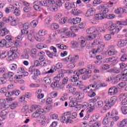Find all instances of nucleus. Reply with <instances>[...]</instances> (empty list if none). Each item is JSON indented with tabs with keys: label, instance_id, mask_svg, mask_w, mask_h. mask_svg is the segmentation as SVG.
<instances>
[{
	"label": "nucleus",
	"instance_id": "nucleus-57",
	"mask_svg": "<svg viewBox=\"0 0 127 127\" xmlns=\"http://www.w3.org/2000/svg\"><path fill=\"white\" fill-rule=\"evenodd\" d=\"M51 28L52 29H58L59 28V25L56 23H53L51 25Z\"/></svg>",
	"mask_w": 127,
	"mask_h": 127
},
{
	"label": "nucleus",
	"instance_id": "nucleus-32",
	"mask_svg": "<svg viewBox=\"0 0 127 127\" xmlns=\"http://www.w3.org/2000/svg\"><path fill=\"white\" fill-rule=\"evenodd\" d=\"M98 84H91L87 86L88 89H90V88H92V90L95 92L96 90H98V87H97Z\"/></svg>",
	"mask_w": 127,
	"mask_h": 127
},
{
	"label": "nucleus",
	"instance_id": "nucleus-18",
	"mask_svg": "<svg viewBox=\"0 0 127 127\" xmlns=\"http://www.w3.org/2000/svg\"><path fill=\"white\" fill-rule=\"evenodd\" d=\"M64 7L65 9H67V10H70V9H72V8H76L73 2H65V3L64 4Z\"/></svg>",
	"mask_w": 127,
	"mask_h": 127
},
{
	"label": "nucleus",
	"instance_id": "nucleus-40",
	"mask_svg": "<svg viewBox=\"0 0 127 127\" xmlns=\"http://www.w3.org/2000/svg\"><path fill=\"white\" fill-rule=\"evenodd\" d=\"M7 81V79L5 78V76L0 77V85H3L5 84Z\"/></svg>",
	"mask_w": 127,
	"mask_h": 127
},
{
	"label": "nucleus",
	"instance_id": "nucleus-55",
	"mask_svg": "<svg viewBox=\"0 0 127 127\" xmlns=\"http://www.w3.org/2000/svg\"><path fill=\"white\" fill-rule=\"evenodd\" d=\"M76 99L77 101H79L80 100H82L83 99V95L82 94H80V93H77L76 94Z\"/></svg>",
	"mask_w": 127,
	"mask_h": 127
},
{
	"label": "nucleus",
	"instance_id": "nucleus-34",
	"mask_svg": "<svg viewBox=\"0 0 127 127\" xmlns=\"http://www.w3.org/2000/svg\"><path fill=\"white\" fill-rule=\"evenodd\" d=\"M79 43L80 44L81 47L83 48L84 46H86V41L83 39V37L78 39Z\"/></svg>",
	"mask_w": 127,
	"mask_h": 127
},
{
	"label": "nucleus",
	"instance_id": "nucleus-52",
	"mask_svg": "<svg viewBox=\"0 0 127 127\" xmlns=\"http://www.w3.org/2000/svg\"><path fill=\"white\" fill-rule=\"evenodd\" d=\"M9 111L7 109L3 110L0 112L1 115L3 117H5L7 114H8Z\"/></svg>",
	"mask_w": 127,
	"mask_h": 127
},
{
	"label": "nucleus",
	"instance_id": "nucleus-9",
	"mask_svg": "<svg viewBox=\"0 0 127 127\" xmlns=\"http://www.w3.org/2000/svg\"><path fill=\"white\" fill-rule=\"evenodd\" d=\"M37 3L41 5L42 6H47L51 4H55V1L54 0H42L41 1H36Z\"/></svg>",
	"mask_w": 127,
	"mask_h": 127
},
{
	"label": "nucleus",
	"instance_id": "nucleus-44",
	"mask_svg": "<svg viewBox=\"0 0 127 127\" xmlns=\"http://www.w3.org/2000/svg\"><path fill=\"white\" fill-rule=\"evenodd\" d=\"M117 24L118 25H127V19L124 21H118Z\"/></svg>",
	"mask_w": 127,
	"mask_h": 127
},
{
	"label": "nucleus",
	"instance_id": "nucleus-33",
	"mask_svg": "<svg viewBox=\"0 0 127 127\" xmlns=\"http://www.w3.org/2000/svg\"><path fill=\"white\" fill-rule=\"evenodd\" d=\"M122 75L123 76H122L121 77V79H122V80L123 81H127V69H125L123 71V73L122 74Z\"/></svg>",
	"mask_w": 127,
	"mask_h": 127
},
{
	"label": "nucleus",
	"instance_id": "nucleus-14",
	"mask_svg": "<svg viewBox=\"0 0 127 127\" xmlns=\"http://www.w3.org/2000/svg\"><path fill=\"white\" fill-rule=\"evenodd\" d=\"M120 80H121V77L118 76H116L115 77L114 79H113V78H112V77L111 76H109L108 77L106 78V82H110L111 81H112V84H116L118 83V82H119Z\"/></svg>",
	"mask_w": 127,
	"mask_h": 127
},
{
	"label": "nucleus",
	"instance_id": "nucleus-8",
	"mask_svg": "<svg viewBox=\"0 0 127 127\" xmlns=\"http://www.w3.org/2000/svg\"><path fill=\"white\" fill-rule=\"evenodd\" d=\"M60 31L61 33H64V35H65L63 36V38H67L68 37H75V36H76V34H75V33L68 31V28H62L60 30Z\"/></svg>",
	"mask_w": 127,
	"mask_h": 127
},
{
	"label": "nucleus",
	"instance_id": "nucleus-11",
	"mask_svg": "<svg viewBox=\"0 0 127 127\" xmlns=\"http://www.w3.org/2000/svg\"><path fill=\"white\" fill-rule=\"evenodd\" d=\"M105 63H109L111 65V66H116L117 64H118V63L119 62V61L118 60L116 59V57H112L106 59L105 60Z\"/></svg>",
	"mask_w": 127,
	"mask_h": 127
},
{
	"label": "nucleus",
	"instance_id": "nucleus-25",
	"mask_svg": "<svg viewBox=\"0 0 127 127\" xmlns=\"http://www.w3.org/2000/svg\"><path fill=\"white\" fill-rule=\"evenodd\" d=\"M34 75L32 76L33 80H36L37 77L40 75V70L38 69H35L34 72Z\"/></svg>",
	"mask_w": 127,
	"mask_h": 127
},
{
	"label": "nucleus",
	"instance_id": "nucleus-10",
	"mask_svg": "<svg viewBox=\"0 0 127 127\" xmlns=\"http://www.w3.org/2000/svg\"><path fill=\"white\" fill-rule=\"evenodd\" d=\"M108 29L110 31H113V30H115V33H119L122 28L120 27L117 25L116 24L112 23L111 22L109 23Z\"/></svg>",
	"mask_w": 127,
	"mask_h": 127
},
{
	"label": "nucleus",
	"instance_id": "nucleus-26",
	"mask_svg": "<svg viewBox=\"0 0 127 127\" xmlns=\"http://www.w3.org/2000/svg\"><path fill=\"white\" fill-rule=\"evenodd\" d=\"M95 106L97 109H101L104 106V102L102 100L98 101L95 103Z\"/></svg>",
	"mask_w": 127,
	"mask_h": 127
},
{
	"label": "nucleus",
	"instance_id": "nucleus-30",
	"mask_svg": "<svg viewBox=\"0 0 127 127\" xmlns=\"http://www.w3.org/2000/svg\"><path fill=\"white\" fill-rule=\"evenodd\" d=\"M48 10L49 11H58V8L55 5L48 6Z\"/></svg>",
	"mask_w": 127,
	"mask_h": 127
},
{
	"label": "nucleus",
	"instance_id": "nucleus-2",
	"mask_svg": "<svg viewBox=\"0 0 127 127\" xmlns=\"http://www.w3.org/2000/svg\"><path fill=\"white\" fill-rule=\"evenodd\" d=\"M98 30H99V27H92L87 29L86 32L88 34H91L89 36H86L85 38L86 40H89L90 41L95 39L98 35Z\"/></svg>",
	"mask_w": 127,
	"mask_h": 127
},
{
	"label": "nucleus",
	"instance_id": "nucleus-56",
	"mask_svg": "<svg viewBox=\"0 0 127 127\" xmlns=\"http://www.w3.org/2000/svg\"><path fill=\"white\" fill-rule=\"evenodd\" d=\"M107 86H108V85L106 84V83L103 82V83H101L100 84H97V87L98 90V89H100V88H104V87H107Z\"/></svg>",
	"mask_w": 127,
	"mask_h": 127
},
{
	"label": "nucleus",
	"instance_id": "nucleus-41",
	"mask_svg": "<svg viewBox=\"0 0 127 127\" xmlns=\"http://www.w3.org/2000/svg\"><path fill=\"white\" fill-rule=\"evenodd\" d=\"M121 112L124 115H127V106H122L121 107Z\"/></svg>",
	"mask_w": 127,
	"mask_h": 127
},
{
	"label": "nucleus",
	"instance_id": "nucleus-20",
	"mask_svg": "<svg viewBox=\"0 0 127 127\" xmlns=\"http://www.w3.org/2000/svg\"><path fill=\"white\" fill-rule=\"evenodd\" d=\"M118 53V52L116 49H115V48L113 47H111V48H109L108 52V55L109 56H113V55H115Z\"/></svg>",
	"mask_w": 127,
	"mask_h": 127
},
{
	"label": "nucleus",
	"instance_id": "nucleus-62",
	"mask_svg": "<svg viewBox=\"0 0 127 127\" xmlns=\"http://www.w3.org/2000/svg\"><path fill=\"white\" fill-rule=\"evenodd\" d=\"M9 68L10 70L15 71V70H16V68H17V65L16 64H13L10 65Z\"/></svg>",
	"mask_w": 127,
	"mask_h": 127
},
{
	"label": "nucleus",
	"instance_id": "nucleus-51",
	"mask_svg": "<svg viewBox=\"0 0 127 127\" xmlns=\"http://www.w3.org/2000/svg\"><path fill=\"white\" fill-rule=\"evenodd\" d=\"M32 10V7L31 6H25L23 8V11L24 12H29Z\"/></svg>",
	"mask_w": 127,
	"mask_h": 127
},
{
	"label": "nucleus",
	"instance_id": "nucleus-1",
	"mask_svg": "<svg viewBox=\"0 0 127 127\" xmlns=\"http://www.w3.org/2000/svg\"><path fill=\"white\" fill-rule=\"evenodd\" d=\"M116 102H117V97H113L110 100L106 99L104 108L100 110L101 113L104 114L108 110H110L111 107L116 104Z\"/></svg>",
	"mask_w": 127,
	"mask_h": 127
},
{
	"label": "nucleus",
	"instance_id": "nucleus-3",
	"mask_svg": "<svg viewBox=\"0 0 127 127\" xmlns=\"http://www.w3.org/2000/svg\"><path fill=\"white\" fill-rule=\"evenodd\" d=\"M99 9L102 13L95 14L94 20H102V19H104L105 18V14H108V12L110 11V9L106 8L104 5H100Z\"/></svg>",
	"mask_w": 127,
	"mask_h": 127
},
{
	"label": "nucleus",
	"instance_id": "nucleus-47",
	"mask_svg": "<svg viewBox=\"0 0 127 127\" xmlns=\"http://www.w3.org/2000/svg\"><path fill=\"white\" fill-rule=\"evenodd\" d=\"M30 24L32 27H36V26L38 24V21H37V20H33L32 21Z\"/></svg>",
	"mask_w": 127,
	"mask_h": 127
},
{
	"label": "nucleus",
	"instance_id": "nucleus-21",
	"mask_svg": "<svg viewBox=\"0 0 127 127\" xmlns=\"http://www.w3.org/2000/svg\"><path fill=\"white\" fill-rule=\"evenodd\" d=\"M127 44V39H126L125 40H121L120 41H119L117 43V46L118 47H124V46H126Z\"/></svg>",
	"mask_w": 127,
	"mask_h": 127
},
{
	"label": "nucleus",
	"instance_id": "nucleus-43",
	"mask_svg": "<svg viewBox=\"0 0 127 127\" xmlns=\"http://www.w3.org/2000/svg\"><path fill=\"white\" fill-rule=\"evenodd\" d=\"M13 13L16 16H19L20 15V10L17 7H15L14 11H13Z\"/></svg>",
	"mask_w": 127,
	"mask_h": 127
},
{
	"label": "nucleus",
	"instance_id": "nucleus-23",
	"mask_svg": "<svg viewBox=\"0 0 127 127\" xmlns=\"http://www.w3.org/2000/svg\"><path fill=\"white\" fill-rule=\"evenodd\" d=\"M127 126V119H124L123 121L117 123V127H124Z\"/></svg>",
	"mask_w": 127,
	"mask_h": 127
},
{
	"label": "nucleus",
	"instance_id": "nucleus-35",
	"mask_svg": "<svg viewBox=\"0 0 127 127\" xmlns=\"http://www.w3.org/2000/svg\"><path fill=\"white\" fill-rule=\"evenodd\" d=\"M38 33L40 36H45L47 34V31L45 29H41L39 30Z\"/></svg>",
	"mask_w": 127,
	"mask_h": 127
},
{
	"label": "nucleus",
	"instance_id": "nucleus-63",
	"mask_svg": "<svg viewBox=\"0 0 127 127\" xmlns=\"http://www.w3.org/2000/svg\"><path fill=\"white\" fill-rule=\"evenodd\" d=\"M60 81V76L57 75L56 77H54L53 79V82H55L56 83H59V81Z\"/></svg>",
	"mask_w": 127,
	"mask_h": 127
},
{
	"label": "nucleus",
	"instance_id": "nucleus-64",
	"mask_svg": "<svg viewBox=\"0 0 127 127\" xmlns=\"http://www.w3.org/2000/svg\"><path fill=\"white\" fill-rule=\"evenodd\" d=\"M125 3L126 6H125L123 9V12H125V13H127V0H125Z\"/></svg>",
	"mask_w": 127,
	"mask_h": 127
},
{
	"label": "nucleus",
	"instance_id": "nucleus-36",
	"mask_svg": "<svg viewBox=\"0 0 127 127\" xmlns=\"http://www.w3.org/2000/svg\"><path fill=\"white\" fill-rule=\"evenodd\" d=\"M94 91L93 89H90V91L88 92L87 96L90 98H93L96 96V93L94 92Z\"/></svg>",
	"mask_w": 127,
	"mask_h": 127
},
{
	"label": "nucleus",
	"instance_id": "nucleus-38",
	"mask_svg": "<svg viewBox=\"0 0 127 127\" xmlns=\"http://www.w3.org/2000/svg\"><path fill=\"white\" fill-rule=\"evenodd\" d=\"M55 3L57 6L61 7L63 5V3H64V0H58L56 1Z\"/></svg>",
	"mask_w": 127,
	"mask_h": 127
},
{
	"label": "nucleus",
	"instance_id": "nucleus-28",
	"mask_svg": "<svg viewBox=\"0 0 127 127\" xmlns=\"http://www.w3.org/2000/svg\"><path fill=\"white\" fill-rule=\"evenodd\" d=\"M6 107V101L3 99H0V109H3Z\"/></svg>",
	"mask_w": 127,
	"mask_h": 127
},
{
	"label": "nucleus",
	"instance_id": "nucleus-17",
	"mask_svg": "<svg viewBox=\"0 0 127 127\" xmlns=\"http://www.w3.org/2000/svg\"><path fill=\"white\" fill-rule=\"evenodd\" d=\"M118 94V88L116 86L111 87L108 90V95L113 96Z\"/></svg>",
	"mask_w": 127,
	"mask_h": 127
},
{
	"label": "nucleus",
	"instance_id": "nucleus-39",
	"mask_svg": "<svg viewBox=\"0 0 127 127\" xmlns=\"http://www.w3.org/2000/svg\"><path fill=\"white\" fill-rule=\"evenodd\" d=\"M67 20H68V18L67 17H64L60 20L59 22L60 24H65L67 22Z\"/></svg>",
	"mask_w": 127,
	"mask_h": 127
},
{
	"label": "nucleus",
	"instance_id": "nucleus-24",
	"mask_svg": "<svg viewBox=\"0 0 127 127\" xmlns=\"http://www.w3.org/2000/svg\"><path fill=\"white\" fill-rule=\"evenodd\" d=\"M110 115H111V112H108L106 117L103 119L102 124L107 126V125H109L110 123V119H109V117H110Z\"/></svg>",
	"mask_w": 127,
	"mask_h": 127
},
{
	"label": "nucleus",
	"instance_id": "nucleus-19",
	"mask_svg": "<svg viewBox=\"0 0 127 127\" xmlns=\"http://www.w3.org/2000/svg\"><path fill=\"white\" fill-rule=\"evenodd\" d=\"M85 72H86V68H81L74 71L73 73L74 74H75L74 76H78L79 78V75H83V74H85Z\"/></svg>",
	"mask_w": 127,
	"mask_h": 127
},
{
	"label": "nucleus",
	"instance_id": "nucleus-16",
	"mask_svg": "<svg viewBox=\"0 0 127 127\" xmlns=\"http://www.w3.org/2000/svg\"><path fill=\"white\" fill-rule=\"evenodd\" d=\"M95 13H96V9L94 8H90L88 9L85 13V16L86 17H90V16L95 15Z\"/></svg>",
	"mask_w": 127,
	"mask_h": 127
},
{
	"label": "nucleus",
	"instance_id": "nucleus-48",
	"mask_svg": "<svg viewBox=\"0 0 127 127\" xmlns=\"http://www.w3.org/2000/svg\"><path fill=\"white\" fill-rule=\"evenodd\" d=\"M115 16H116L114 14H105V17L108 19H113V18H115Z\"/></svg>",
	"mask_w": 127,
	"mask_h": 127
},
{
	"label": "nucleus",
	"instance_id": "nucleus-49",
	"mask_svg": "<svg viewBox=\"0 0 127 127\" xmlns=\"http://www.w3.org/2000/svg\"><path fill=\"white\" fill-rule=\"evenodd\" d=\"M98 119H99V116L97 114H94L91 117V122H96V121L98 120Z\"/></svg>",
	"mask_w": 127,
	"mask_h": 127
},
{
	"label": "nucleus",
	"instance_id": "nucleus-12",
	"mask_svg": "<svg viewBox=\"0 0 127 127\" xmlns=\"http://www.w3.org/2000/svg\"><path fill=\"white\" fill-rule=\"evenodd\" d=\"M13 73L12 72L9 71L7 73H5L3 74V77H5V78L9 81V82H13Z\"/></svg>",
	"mask_w": 127,
	"mask_h": 127
},
{
	"label": "nucleus",
	"instance_id": "nucleus-54",
	"mask_svg": "<svg viewBox=\"0 0 127 127\" xmlns=\"http://www.w3.org/2000/svg\"><path fill=\"white\" fill-rule=\"evenodd\" d=\"M6 44V40L5 39H2L0 41V47H5Z\"/></svg>",
	"mask_w": 127,
	"mask_h": 127
},
{
	"label": "nucleus",
	"instance_id": "nucleus-42",
	"mask_svg": "<svg viewBox=\"0 0 127 127\" xmlns=\"http://www.w3.org/2000/svg\"><path fill=\"white\" fill-rule=\"evenodd\" d=\"M46 54L50 58H53V57H58V55H55V54H52L49 51H47Z\"/></svg>",
	"mask_w": 127,
	"mask_h": 127
},
{
	"label": "nucleus",
	"instance_id": "nucleus-60",
	"mask_svg": "<svg viewBox=\"0 0 127 127\" xmlns=\"http://www.w3.org/2000/svg\"><path fill=\"white\" fill-rule=\"evenodd\" d=\"M36 48L38 49H43V48H46V45H44L42 44H39L36 45Z\"/></svg>",
	"mask_w": 127,
	"mask_h": 127
},
{
	"label": "nucleus",
	"instance_id": "nucleus-46",
	"mask_svg": "<svg viewBox=\"0 0 127 127\" xmlns=\"http://www.w3.org/2000/svg\"><path fill=\"white\" fill-rule=\"evenodd\" d=\"M110 71L112 73H115L116 74H119V73L121 72V70L118 67H115L113 69H111Z\"/></svg>",
	"mask_w": 127,
	"mask_h": 127
},
{
	"label": "nucleus",
	"instance_id": "nucleus-13",
	"mask_svg": "<svg viewBox=\"0 0 127 127\" xmlns=\"http://www.w3.org/2000/svg\"><path fill=\"white\" fill-rule=\"evenodd\" d=\"M68 23L71 24H77L81 22V18L75 17V18H70L68 20Z\"/></svg>",
	"mask_w": 127,
	"mask_h": 127
},
{
	"label": "nucleus",
	"instance_id": "nucleus-37",
	"mask_svg": "<svg viewBox=\"0 0 127 127\" xmlns=\"http://www.w3.org/2000/svg\"><path fill=\"white\" fill-rule=\"evenodd\" d=\"M44 81L46 84H48V85H50L51 84V82L52 81V79L50 77H45L44 78Z\"/></svg>",
	"mask_w": 127,
	"mask_h": 127
},
{
	"label": "nucleus",
	"instance_id": "nucleus-29",
	"mask_svg": "<svg viewBox=\"0 0 127 127\" xmlns=\"http://www.w3.org/2000/svg\"><path fill=\"white\" fill-rule=\"evenodd\" d=\"M79 59V56L75 55V56H72L71 55L70 62H71V63H76L77 62V61Z\"/></svg>",
	"mask_w": 127,
	"mask_h": 127
},
{
	"label": "nucleus",
	"instance_id": "nucleus-45",
	"mask_svg": "<svg viewBox=\"0 0 127 127\" xmlns=\"http://www.w3.org/2000/svg\"><path fill=\"white\" fill-rule=\"evenodd\" d=\"M28 39L31 42L34 41V35H33V33H30L28 35Z\"/></svg>",
	"mask_w": 127,
	"mask_h": 127
},
{
	"label": "nucleus",
	"instance_id": "nucleus-4",
	"mask_svg": "<svg viewBox=\"0 0 127 127\" xmlns=\"http://www.w3.org/2000/svg\"><path fill=\"white\" fill-rule=\"evenodd\" d=\"M70 112L64 113L61 118V122L65 124H68V123H71V119H76L77 118V113L74 112L72 113L71 116L70 117L69 115H70Z\"/></svg>",
	"mask_w": 127,
	"mask_h": 127
},
{
	"label": "nucleus",
	"instance_id": "nucleus-61",
	"mask_svg": "<svg viewBox=\"0 0 127 127\" xmlns=\"http://www.w3.org/2000/svg\"><path fill=\"white\" fill-rule=\"evenodd\" d=\"M123 12V9L121 7L117 8L115 10V13L116 14H120V13H122Z\"/></svg>",
	"mask_w": 127,
	"mask_h": 127
},
{
	"label": "nucleus",
	"instance_id": "nucleus-7",
	"mask_svg": "<svg viewBox=\"0 0 127 127\" xmlns=\"http://www.w3.org/2000/svg\"><path fill=\"white\" fill-rule=\"evenodd\" d=\"M105 45L102 44L100 46H98L97 48L92 49V50L89 52V55H90V58H95L96 56V53H100L102 52L104 50V48Z\"/></svg>",
	"mask_w": 127,
	"mask_h": 127
},
{
	"label": "nucleus",
	"instance_id": "nucleus-31",
	"mask_svg": "<svg viewBox=\"0 0 127 127\" xmlns=\"http://www.w3.org/2000/svg\"><path fill=\"white\" fill-rule=\"evenodd\" d=\"M71 13L73 14V15H79V14L82 13V11L81 10L78 9H72L71 10Z\"/></svg>",
	"mask_w": 127,
	"mask_h": 127
},
{
	"label": "nucleus",
	"instance_id": "nucleus-50",
	"mask_svg": "<svg viewBox=\"0 0 127 127\" xmlns=\"http://www.w3.org/2000/svg\"><path fill=\"white\" fill-rule=\"evenodd\" d=\"M47 65H48V62L46 60L41 61L39 63V66H41L42 67H43L44 66H47Z\"/></svg>",
	"mask_w": 127,
	"mask_h": 127
},
{
	"label": "nucleus",
	"instance_id": "nucleus-6",
	"mask_svg": "<svg viewBox=\"0 0 127 127\" xmlns=\"http://www.w3.org/2000/svg\"><path fill=\"white\" fill-rule=\"evenodd\" d=\"M70 83H72V85L75 86L76 87H83L84 84L83 83V81H79V77L78 75H73L71 77L69 80Z\"/></svg>",
	"mask_w": 127,
	"mask_h": 127
},
{
	"label": "nucleus",
	"instance_id": "nucleus-59",
	"mask_svg": "<svg viewBox=\"0 0 127 127\" xmlns=\"http://www.w3.org/2000/svg\"><path fill=\"white\" fill-rule=\"evenodd\" d=\"M99 30H98V34L97 35H99V32H101V33H105L106 31H107V29L105 28H99Z\"/></svg>",
	"mask_w": 127,
	"mask_h": 127
},
{
	"label": "nucleus",
	"instance_id": "nucleus-53",
	"mask_svg": "<svg viewBox=\"0 0 127 127\" xmlns=\"http://www.w3.org/2000/svg\"><path fill=\"white\" fill-rule=\"evenodd\" d=\"M121 61L122 62H125V61H127V54H124L123 55L121 58H120Z\"/></svg>",
	"mask_w": 127,
	"mask_h": 127
},
{
	"label": "nucleus",
	"instance_id": "nucleus-15",
	"mask_svg": "<svg viewBox=\"0 0 127 127\" xmlns=\"http://www.w3.org/2000/svg\"><path fill=\"white\" fill-rule=\"evenodd\" d=\"M8 22H10L12 26H16L18 24V20L14 19L12 16H9L7 17Z\"/></svg>",
	"mask_w": 127,
	"mask_h": 127
},
{
	"label": "nucleus",
	"instance_id": "nucleus-5",
	"mask_svg": "<svg viewBox=\"0 0 127 127\" xmlns=\"http://www.w3.org/2000/svg\"><path fill=\"white\" fill-rule=\"evenodd\" d=\"M16 51H17V48L16 47H12L10 48V51L7 52L8 61H13L15 59L18 58Z\"/></svg>",
	"mask_w": 127,
	"mask_h": 127
},
{
	"label": "nucleus",
	"instance_id": "nucleus-27",
	"mask_svg": "<svg viewBox=\"0 0 127 127\" xmlns=\"http://www.w3.org/2000/svg\"><path fill=\"white\" fill-rule=\"evenodd\" d=\"M9 31L6 29V28H4L0 30V36H4L6 35V34H8Z\"/></svg>",
	"mask_w": 127,
	"mask_h": 127
},
{
	"label": "nucleus",
	"instance_id": "nucleus-22",
	"mask_svg": "<svg viewBox=\"0 0 127 127\" xmlns=\"http://www.w3.org/2000/svg\"><path fill=\"white\" fill-rule=\"evenodd\" d=\"M79 102L80 101H77L76 102H74V101H70L68 104V107H69V108H74L76 107V106H80L81 107L82 105L81 104H79Z\"/></svg>",
	"mask_w": 127,
	"mask_h": 127
},
{
	"label": "nucleus",
	"instance_id": "nucleus-58",
	"mask_svg": "<svg viewBox=\"0 0 127 127\" xmlns=\"http://www.w3.org/2000/svg\"><path fill=\"white\" fill-rule=\"evenodd\" d=\"M33 8L36 11H40L41 8L39 4H35L33 5Z\"/></svg>",
	"mask_w": 127,
	"mask_h": 127
}]
</instances>
